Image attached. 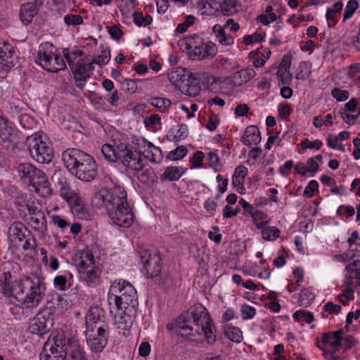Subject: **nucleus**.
Returning a JSON list of instances; mask_svg holds the SVG:
<instances>
[{
    "instance_id": "19",
    "label": "nucleus",
    "mask_w": 360,
    "mask_h": 360,
    "mask_svg": "<svg viewBox=\"0 0 360 360\" xmlns=\"http://www.w3.org/2000/svg\"><path fill=\"white\" fill-rule=\"evenodd\" d=\"M255 76V72L252 68L240 70L226 79V82L233 86H239L248 82Z\"/></svg>"
},
{
    "instance_id": "1",
    "label": "nucleus",
    "mask_w": 360,
    "mask_h": 360,
    "mask_svg": "<svg viewBox=\"0 0 360 360\" xmlns=\"http://www.w3.org/2000/svg\"><path fill=\"white\" fill-rule=\"evenodd\" d=\"M176 333L190 341L195 339L196 334H204L207 342L212 345L217 340L216 329L207 309L202 304L191 306L183 311L175 321Z\"/></svg>"
},
{
    "instance_id": "30",
    "label": "nucleus",
    "mask_w": 360,
    "mask_h": 360,
    "mask_svg": "<svg viewBox=\"0 0 360 360\" xmlns=\"http://www.w3.org/2000/svg\"><path fill=\"white\" fill-rule=\"evenodd\" d=\"M224 333L231 341L239 343L243 340L242 331L238 327L226 324L224 326Z\"/></svg>"
},
{
    "instance_id": "34",
    "label": "nucleus",
    "mask_w": 360,
    "mask_h": 360,
    "mask_svg": "<svg viewBox=\"0 0 360 360\" xmlns=\"http://www.w3.org/2000/svg\"><path fill=\"white\" fill-rule=\"evenodd\" d=\"M13 129L8 124V120L0 116V139L2 141H11Z\"/></svg>"
},
{
    "instance_id": "52",
    "label": "nucleus",
    "mask_w": 360,
    "mask_h": 360,
    "mask_svg": "<svg viewBox=\"0 0 360 360\" xmlns=\"http://www.w3.org/2000/svg\"><path fill=\"white\" fill-rule=\"evenodd\" d=\"M110 59V50L108 49H105L101 51V55L97 57H94L93 58V63L98 65H102L104 64H107Z\"/></svg>"
},
{
    "instance_id": "46",
    "label": "nucleus",
    "mask_w": 360,
    "mask_h": 360,
    "mask_svg": "<svg viewBox=\"0 0 360 360\" xmlns=\"http://www.w3.org/2000/svg\"><path fill=\"white\" fill-rule=\"evenodd\" d=\"M140 79H125L122 82V89L129 94H134L137 90V82H141Z\"/></svg>"
},
{
    "instance_id": "6",
    "label": "nucleus",
    "mask_w": 360,
    "mask_h": 360,
    "mask_svg": "<svg viewBox=\"0 0 360 360\" xmlns=\"http://www.w3.org/2000/svg\"><path fill=\"white\" fill-rule=\"evenodd\" d=\"M25 145L32 156L38 163H49L53 158L50 143L43 140L42 135L34 134L27 136Z\"/></svg>"
},
{
    "instance_id": "59",
    "label": "nucleus",
    "mask_w": 360,
    "mask_h": 360,
    "mask_svg": "<svg viewBox=\"0 0 360 360\" xmlns=\"http://www.w3.org/2000/svg\"><path fill=\"white\" fill-rule=\"evenodd\" d=\"M256 314L255 309L251 306L243 304L241 307V314L243 319H252Z\"/></svg>"
},
{
    "instance_id": "8",
    "label": "nucleus",
    "mask_w": 360,
    "mask_h": 360,
    "mask_svg": "<svg viewBox=\"0 0 360 360\" xmlns=\"http://www.w3.org/2000/svg\"><path fill=\"white\" fill-rule=\"evenodd\" d=\"M140 261L143 264L142 272L148 278L155 279L159 285L165 283V279L160 275L161 258L158 252H151L146 249H141L139 251Z\"/></svg>"
},
{
    "instance_id": "4",
    "label": "nucleus",
    "mask_w": 360,
    "mask_h": 360,
    "mask_svg": "<svg viewBox=\"0 0 360 360\" xmlns=\"http://www.w3.org/2000/svg\"><path fill=\"white\" fill-rule=\"evenodd\" d=\"M46 288L39 279L34 281L30 277L19 279V285L14 288V297L18 304L26 308L37 307L45 295Z\"/></svg>"
},
{
    "instance_id": "32",
    "label": "nucleus",
    "mask_w": 360,
    "mask_h": 360,
    "mask_svg": "<svg viewBox=\"0 0 360 360\" xmlns=\"http://www.w3.org/2000/svg\"><path fill=\"white\" fill-rule=\"evenodd\" d=\"M343 4L341 1L335 3L331 8H328L326 11V18L328 22L333 23V26L337 23L340 13L342 11Z\"/></svg>"
},
{
    "instance_id": "20",
    "label": "nucleus",
    "mask_w": 360,
    "mask_h": 360,
    "mask_svg": "<svg viewBox=\"0 0 360 360\" xmlns=\"http://www.w3.org/2000/svg\"><path fill=\"white\" fill-rule=\"evenodd\" d=\"M191 76H193V74L189 70L182 68H176L167 74L170 82L179 87L184 82H186Z\"/></svg>"
},
{
    "instance_id": "41",
    "label": "nucleus",
    "mask_w": 360,
    "mask_h": 360,
    "mask_svg": "<svg viewBox=\"0 0 360 360\" xmlns=\"http://www.w3.org/2000/svg\"><path fill=\"white\" fill-rule=\"evenodd\" d=\"M346 271L349 274H354V276H349L347 279L355 278L359 281L357 283L358 285L360 286V260H355L352 262H350L346 266Z\"/></svg>"
},
{
    "instance_id": "16",
    "label": "nucleus",
    "mask_w": 360,
    "mask_h": 360,
    "mask_svg": "<svg viewBox=\"0 0 360 360\" xmlns=\"http://www.w3.org/2000/svg\"><path fill=\"white\" fill-rule=\"evenodd\" d=\"M64 351L65 360H86L85 352L75 339L65 336Z\"/></svg>"
},
{
    "instance_id": "31",
    "label": "nucleus",
    "mask_w": 360,
    "mask_h": 360,
    "mask_svg": "<svg viewBox=\"0 0 360 360\" xmlns=\"http://www.w3.org/2000/svg\"><path fill=\"white\" fill-rule=\"evenodd\" d=\"M221 13L225 16H231L239 11L237 0H224L219 5Z\"/></svg>"
},
{
    "instance_id": "57",
    "label": "nucleus",
    "mask_w": 360,
    "mask_h": 360,
    "mask_svg": "<svg viewBox=\"0 0 360 360\" xmlns=\"http://www.w3.org/2000/svg\"><path fill=\"white\" fill-rule=\"evenodd\" d=\"M204 158V153L202 151L198 150L194 153L193 157L191 159V162L193 167H200L202 165V160Z\"/></svg>"
},
{
    "instance_id": "51",
    "label": "nucleus",
    "mask_w": 360,
    "mask_h": 360,
    "mask_svg": "<svg viewBox=\"0 0 360 360\" xmlns=\"http://www.w3.org/2000/svg\"><path fill=\"white\" fill-rule=\"evenodd\" d=\"M331 96L338 102L345 101L349 98V93L347 90H342L338 87L331 91Z\"/></svg>"
},
{
    "instance_id": "49",
    "label": "nucleus",
    "mask_w": 360,
    "mask_h": 360,
    "mask_svg": "<svg viewBox=\"0 0 360 360\" xmlns=\"http://www.w3.org/2000/svg\"><path fill=\"white\" fill-rule=\"evenodd\" d=\"M86 257L91 262V264H88L82 257H79L78 260H75V262H77V266L79 275L81 274L82 271L89 269L94 264V259L92 255L86 254Z\"/></svg>"
},
{
    "instance_id": "42",
    "label": "nucleus",
    "mask_w": 360,
    "mask_h": 360,
    "mask_svg": "<svg viewBox=\"0 0 360 360\" xmlns=\"http://www.w3.org/2000/svg\"><path fill=\"white\" fill-rule=\"evenodd\" d=\"M280 231L275 226L264 227L262 230V238L265 240H274L279 237Z\"/></svg>"
},
{
    "instance_id": "24",
    "label": "nucleus",
    "mask_w": 360,
    "mask_h": 360,
    "mask_svg": "<svg viewBox=\"0 0 360 360\" xmlns=\"http://www.w3.org/2000/svg\"><path fill=\"white\" fill-rule=\"evenodd\" d=\"M342 334L343 330L342 329L335 332L329 331L323 334L321 342L323 345L328 344L331 347L337 349L341 346L342 341L343 340V338L342 337Z\"/></svg>"
},
{
    "instance_id": "39",
    "label": "nucleus",
    "mask_w": 360,
    "mask_h": 360,
    "mask_svg": "<svg viewBox=\"0 0 360 360\" xmlns=\"http://www.w3.org/2000/svg\"><path fill=\"white\" fill-rule=\"evenodd\" d=\"M251 217H252L253 222L257 229H263L264 226L269 224L270 221L268 216L260 210H255V212L252 214Z\"/></svg>"
},
{
    "instance_id": "37",
    "label": "nucleus",
    "mask_w": 360,
    "mask_h": 360,
    "mask_svg": "<svg viewBox=\"0 0 360 360\" xmlns=\"http://www.w3.org/2000/svg\"><path fill=\"white\" fill-rule=\"evenodd\" d=\"M149 103L160 112H164L171 105L172 102L165 98L153 97L149 100Z\"/></svg>"
},
{
    "instance_id": "63",
    "label": "nucleus",
    "mask_w": 360,
    "mask_h": 360,
    "mask_svg": "<svg viewBox=\"0 0 360 360\" xmlns=\"http://www.w3.org/2000/svg\"><path fill=\"white\" fill-rule=\"evenodd\" d=\"M278 111L281 117L285 118L291 114L292 110L290 105L287 103H281L278 107Z\"/></svg>"
},
{
    "instance_id": "12",
    "label": "nucleus",
    "mask_w": 360,
    "mask_h": 360,
    "mask_svg": "<svg viewBox=\"0 0 360 360\" xmlns=\"http://www.w3.org/2000/svg\"><path fill=\"white\" fill-rule=\"evenodd\" d=\"M63 54L73 74L74 79L77 83L76 86L79 89H83L86 81L90 78V75L87 72L84 66V60L79 59L77 62L75 63L71 56L67 51H63Z\"/></svg>"
},
{
    "instance_id": "47",
    "label": "nucleus",
    "mask_w": 360,
    "mask_h": 360,
    "mask_svg": "<svg viewBox=\"0 0 360 360\" xmlns=\"http://www.w3.org/2000/svg\"><path fill=\"white\" fill-rule=\"evenodd\" d=\"M150 162L154 163H160L162 161L163 155L159 147H153V149L148 150L147 155H145Z\"/></svg>"
},
{
    "instance_id": "22",
    "label": "nucleus",
    "mask_w": 360,
    "mask_h": 360,
    "mask_svg": "<svg viewBox=\"0 0 360 360\" xmlns=\"http://www.w3.org/2000/svg\"><path fill=\"white\" fill-rule=\"evenodd\" d=\"M101 271L99 268L91 266L89 269L82 271L79 276L80 281L85 282L87 285H96L99 283L100 274Z\"/></svg>"
},
{
    "instance_id": "9",
    "label": "nucleus",
    "mask_w": 360,
    "mask_h": 360,
    "mask_svg": "<svg viewBox=\"0 0 360 360\" xmlns=\"http://www.w3.org/2000/svg\"><path fill=\"white\" fill-rule=\"evenodd\" d=\"M53 325V314L47 309L38 312L30 320L29 330L31 333L43 336L47 333Z\"/></svg>"
},
{
    "instance_id": "14",
    "label": "nucleus",
    "mask_w": 360,
    "mask_h": 360,
    "mask_svg": "<svg viewBox=\"0 0 360 360\" xmlns=\"http://www.w3.org/2000/svg\"><path fill=\"white\" fill-rule=\"evenodd\" d=\"M104 319L105 316L103 309L97 305L91 306L85 317L86 330L96 329L100 326L108 328V325L104 321Z\"/></svg>"
},
{
    "instance_id": "28",
    "label": "nucleus",
    "mask_w": 360,
    "mask_h": 360,
    "mask_svg": "<svg viewBox=\"0 0 360 360\" xmlns=\"http://www.w3.org/2000/svg\"><path fill=\"white\" fill-rule=\"evenodd\" d=\"M38 11L31 4L25 3L21 6L20 11V18L22 22L26 25H30L33 18L37 15Z\"/></svg>"
},
{
    "instance_id": "7",
    "label": "nucleus",
    "mask_w": 360,
    "mask_h": 360,
    "mask_svg": "<svg viewBox=\"0 0 360 360\" xmlns=\"http://www.w3.org/2000/svg\"><path fill=\"white\" fill-rule=\"evenodd\" d=\"M65 335L63 331L51 334L40 354V360H65L64 347Z\"/></svg>"
},
{
    "instance_id": "10",
    "label": "nucleus",
    "mask_w": 360,
    "mask_h": 360,
    "mask_svg": "<svg viewBox=\"0 0 360 360\" xmlns=\"http://www.w3.org/2000/svg\"><path fill=\"white\" fill-rule=\"evenodd\" d=\"M108 335V328H104L102 326L96 329L86 330L85 335L87 345L91 352H101L107 345Z\"/></svg>"
},
{
    "instance_id": "29",
    "label": "nucleus",
    "mask_w": 360,
    "mask_h": 360,
    "mask_svg": "<svg viewBox=\"0 0 360 360\" xmlns=\"http://www.w3.org/2000/svg\"><path fill=\"white\" fill-rule=\"evenodd\" d=\"M11 274L9 271L3 274V292L6 296L13 297L14 295V288L17 285H19V280H15L12 282L11 281Z\"/></svg>"
},
{
    "instance_id": "55",
    "label": "nucleus",
    "mask_w": 360,
    "mask_h": 360,
    "mask_svg": "<svg viewBox=\"0 0 360 360\" xmlns=\"http://www.w3.org/2000/svg\"><path fill=\"white\" fill-rule=\"evenodd\" d=\"M319 184L316 180H311L304 190L303 195L306 198H312L314 192L318 190Z\"/></svg>"
},
{
    "instance_id": "40",
    "label": "nucleus",
    "mask_w": 360,
    "mask_h": 360,
    "mask_svg": "<svg viewBox=\"0 0 360 360\" xmlns=\"http://www.w3.org/2000/svg\"><path fill=\"white\" fill-rule=\"evenodd\" d=\"M188 153V150L186 146H180L176 147L174 150H171L167 155V159L172 161H176L183 159Z\"/></svg>"
},
{
    "instance_id": "2",
    "label": "nucleus",
    "mask_w": 360,
    "mask_h": 360,
    "mask_svg": "<svg viewBox=\"0 0 360 360\" xmlns=\"http://www.w3.org/2000/svg\"><path fill=\"white\" fill-rule=\"evenodd\" d=\"M92 204L96 207H104L114 224L129 227L134 221V214L127 200V192L123 187L114 186L96 192Z\"/></svg>"
},
{
    "instance_id": "15",
    "label": "nucleus",
    "mask_w": 360,
    "mask_h": 360,
    "mask_svg": "<svg viewBox=\"0 0 360 360\" xmlns=\"http://www.w3.org/2000/svg\"><path fill=\"white\" fill-rule=\"evenodd\" d=\"M53 49V46L49 42L41 44L39 47L37 57L35 58V62L48 72L53 70L51 68V61L54 56Z\"/></svg>"
},
{
    "instance_id": "11",
    "label": "nucleus",
    "mask_w": 360,
    "mask_h": 360,
    "mask_svg": "<svg viewBox=\"0 0 360 360\" xmlns=\"http://www.w3.org/2000/svg\"><path fill=\"white\" fill-rule=\"evenodd\" d=\"M137 309L136 307L109 306L110 313L115 316H120L118 328L124 330H128L131 327L137 315Z\"/></svg>"
},
{
    "instance_id": "33",
    "label": "nucleus",
    "mask_w": 360,
    "mask_h": 360,
    "mask_svg": "<svg viewBox=\"0 0 360 360\" xmlns=\"http://www.w3.org/2000/svg\"><path fill=\"white\" fill-rule=\"evenodd\" d=\"M65 201L68 203L72 212L75 214L79 216L84 214V205L77 193Z\"/></svg>"
},
{
    "instance_id": "35",
    "label": "nucleus",
    "mask_w": 360,
    "mask_h": 360,
    "mask_svg": "<svg viewBox=\"0 0 360 360\" xmlns=\"http://www.w3.org/2000/svg\"><path fill=\"white\" fill-rule=\"evenodd\" d=\"M25 226L20 222L13 223L8 228V233L10 236L13 237L15 239H18L19 241H22L25 236L23 229Z\"/></svg>"
},
{
    "instance_id": "43",
    "label": "nucleus",
    "mask_w": 360,
    "mask_h": 360,
    "mask_svg": "<svg viewBox=\"0 0 360 360\" xmlns=\"http://www.w3.org/2000/svg\"><path fill=\"white\" fill-rule=\"evenodd\" d=\"M314 299V295L309 290L304 288L302 289L300 293L298 302L300 305L307 307L312 303Z\"/></svg>"
},
{
    "instance_id": "13",
    "label": "nucleus",
    "mask_w": 360,
    "mask_h": 360,
    "mask_svg": "<svg viewBox=\"0 0 360 360\" xmlns=\"http://www.w3.org/2000/svg\"><path fill=\"white\" fill-rule=\"evenodd\" d=\"M119 160L125 167V170L127 172H131L134 176L143 170L144 167L141 152L134 148L127 150L125 155L120 157Z\"/></svg>"
},
{
    "instance_id": "53",
    "label": "nucleus",
    "mask_w": 360,
    "mask_h": 360,
    "mask_svg": "<svg viewBox=\"0 0 360 360\" xmlns=\"http://www.w3.org/2000/svg\"><path fill=\"white\" fill-rule=\"evenodd\" d=\"M276 75L278 77L279 82L282 84H290L292 79V75L289 70H278Z\"/></svg>"
},
{
    "instance_id": "36",
    "label": "nucleus",
    "mask_w": 360,
    "mask_h": 360,
    "mask_svg": "<svg viewBox=\"0 0 360 360\" xmlns=\"http://www.w3.org/2000/svg\"><path fill=\"white\" fill-rule=\"evenodd\" d=\"M248 174V169L244 166H238L235 169L232 177V184L233 186H239L243 185L245 176Z\"/></svg>"
},
{
    "instance_id": "56",
    "label": "nucleus",
    "mask_w": 360,
    "mask_h": 360,
    "mask_svg": "<svg viewBox=\"0 0 360 360\" xmlns=\"http://www.w3.org/2000/svg\"><path fill=\"white\" fill-rule=\"evenodd\" d=\"M323 143L321 140H315L314 141H310L308 139H304L301 142V147L303 150L307 148H315L319 150L321 148Z\"/></svg>"
},
{
    "instance_id": "44",
    "label": "nucleus",
    "mask_w": 360,
    "mask_h": 360,
    "mask_svg": "<svg viewBox=\"0 0 360 360\" xmlns=\"http://www.w3.org/2000/svg\"><path fill=\"white\" fill-rule=\"evenodd\" d=\"M133 18L134 23L139 27L150 25L153 22V18L151 15L147 14L143 16V13L141 12H134Z\"/></svg>"
},
{
    "instance_id": "54",
    "label": "nucleus",
    "mask_w": 360,
    "mask_h": 360,
    "mask_svg": "<svg viewBox=\"0 0 360 360\" xmlns=\"http://www.w3.org/2000/svg\"><path fill=\"white\" fill-rule=\"evenodd\" d=\"M64 21L68 25H79L83 23V18L79 15L68 14L65 15Z\"/></svg>"
},
{
    "instance_id": "17",
    "label": "nucleus",
    "mask_w": 360,
    "mask_h": 360,
    "mask_svg": "<svg viewBox=\"0 0 360 360\" xmlns=\"http://www.w3.org/2000/svg\"><path fill=\"white\" fill-rule=\"evenodd\" d=\"M16 63L15 51L10 44H4L3 48H0V70L8 72Z\"/></svg>"
},
{
    "instance_id": "38",
    "label": "nucleus",
    "mask_w": 360,
    "mask_h": 360,
    "mask_svg": "<svg viewBox=\"0 0 360 360\" xmlns=\"http://www.w3.org/2000/svg\"><path fill=\"white\" fill-rule=\"evenodd\" d=\"M101 152L105 159L110 162H117L120 157L117 153H116V151L113 147L108 143H105L102 146Z\"/></svg>"
},
{
    "instance_id": "5",
    "label": "nucleus",
    "mask_w": 360,
    "mask_h": 360,
    "mask_svg": "<svg viewBox=\"0 0 360 360\" xmlns=\"http://www.w3.org/2000/svg\"><path fill=\"white\" fill-rule=\"evenodd\" d=\"M109 306H127L138 307L137 292L134 287L125 280L112 283L108 295Z\"/></svg>"
},
{
    "instance_id": "58",
    "label": "nucleus",
    "mask_w": 360,
    "mask_h": 360,
    "mask_svg": "<svg viewBox=\"0 0 360 360\" xmlns=\"http://www.w3.org/2000/svg\"><path fill=\"white\" fill-rule=\"evenodd\" d=\"M188 133H187V127L184 124H181L179 126V129H178V131L176 135L173 136L172 139H170V141L177 143L181 139H184L187 137Z\"/></svg>"
},
{
    "instance_id": "21",
    "label": "nucleus",
    "mask_w": 360,
    "mask_h": 360,
    "mask_svg": "<svg viewBox=\"0 0 360 360\" xmlns=\"http://www.w3.org/2000/svg\"><path fill=\"white\" fill-rule=\"evenodd\" d=\"M241 141L245 146L257 145L261 141L259 128L255 125L248 127L241 138Z\"/></svg>"
},
{
    "instance_id": "50",
    "label": "nucleus",
    "mask_w": 360,
    "mask_h": 360,
    "mask_svg": "<svg viewBox=\"0 0 360 360\" xmlns=\"http://www.w3.org/2000/svg\"><path fill=\"white\" fill-rule=\"evenodd\" d=\"M51 64L53 70H51L50 72H58L60 70H64L66 67L63 58L59 55L54 54Z\"/></svg>"
},
{
    "instance_id": "27",
    "label": "nucleus",
    "mask_w": 360,
    "mask_h": 360,
    "mask_svg": "<svg viewBox=\"0 0 360 360\" xmlns=\"http://www.w3.org/2000/svg\"><path fill=\"white\" fill-rule=\"evenodd\" d=\"M55 177L59 188L60 195L65 200H68L77 193L74 190L71 188L69 182L64 176L58 174V176L56 175Z\"/></svg>"
},
{
    "instance_id": "60",
    "label": "nucleus",
    "mask_w": 360,
    "mask_h": 360,
    "mask_svg": "<svg viewBox=\"0 0 360 360\" xmlns=\"http://www.w3.org/2000/svg\"><path fill=\"white\" fill-rule=\"evenodd\" d=\"M264 34L256 32L253 35H245L243 37V41L246 44H250L254 42H261L264 40Z\"/></svg>"
},
{
    "instance_id": "64",
    "label": "nucleus",
    "mask_w": 360,
    "mask_h": 360,
    "mask_svg": "<svg viewBox=\"0 0 360 360\" xmlns=\"http://www.w3.org/2000/svg\"><path fill=\"white\" fill-rule=\"evenodd\" d=\"M358 101L356 98H352L347 103L345 104L342 111L354 112L357 109Z\"/></svg>"
},
{
    "instance_id": "61",
    "label": "nucleus",
    "mask_w": 360,
    "mask_h": 360,
    "mask_svg": "<svg viewBox=\"0 0 360 360\" xmlns=\"http://www.w3.org/2000/svg\"><path fill=\"white\" fill-rule=\"evenodd\" d=\"M143 122L145 126L148 128L156 124H160L161 117L159 115L153 114L150 116L146 117Z\"/></svg>"
},
{
    "instance_id": "3",
    "label": "nucleus",
    "mask_w": 360,
    "mask_h": 360,
    "mask_svg": "<svg viewBox=\"0 0 360 360\" xmlns=\"http://www.w3.org/2000/svg\"><path fill=\"white\" fill-rule=\"evenodd\" d=\"M65 167L78 179L90 182L98 174V167L94 158L77 148H68L62 153Z\"/></svg>"
},
{
    "instance_id": "25",
    "label": "nucleus",
    "mask_w": 360,
    "mask_h": 360,
    "mask_svg": "<svg viewBox=\"0 0 360 360\" xmlns=\"http://www.w3.org/2000/svg\"><path fill=\"white\" fill-rule=\"evenodd\" d=\"M37 169V168L30 163H21L17 167L20 178L27 184L32 182V176H34Z\"/></svg>"
},
{
    "instance_id": "48",
    "label": "nucleus",
    "mask_w": 360,
    "mask_h": 360,
    "mask_svg": "<svg viewBox=\"0 0 360 360\" xmlns=\"http://www.w3.org/2000/svg\"><path fill=\"white\" fill-rule=\"evenodd\" d=\"M293 318L296 321H303L307 323H311L314 321V315L310 311L299 310L293 314Z\"/></svg>"
},
{
    "instance_id": "62",
    "label": "nucleus",
    "mask_w": 360,
    "mask_h": 360,
    "mask_svg": "<svg viewBox=\"0 0 360 360\" xmlns=\"http://www.w3.org/2000/svg\"><path fill=\"white\" fill-rule=\"evenodd\" d=\"M217 53V47L215 44L212 42H207L206 44H204V51L203 55L205 57H214Z\"/></svg>"
},
{
    "instance_id": "18",
    "label": "nucleus",
    "mask_w": 360,
    "mask_h": 360,
    "mask_svg": "<svg viewBox=\"0 0 360 360\" xmlns=\"http://www.w3.org/2000/svg\"><path fill=\"white\" fill-rule=\"evenodd\" d=\"M49 181L44 172L38 169L34 176H32V182L28 185L33 187L36 193H40L42 191V195H50L51 194V189L49 186Z\"/></svg>"
},
{
    "instance_id": "23",
    "label": "nucleus",
    "mask_w": 360,
    "mask_h": 360,
    "mask_svg": "<svg viewBox=\"0 0 360 360\" xmlns=\"http://www.w3.org/2000/svg\"><path fill=\"white\" fill-rule=\"evenodd\" d=\"M180 89L183 94L190 97H195L200 94L201 86L198 79L193 75L186 82L180 86Z\"/></svg>"
},
{
    "instance_id": "26",
    "label": "nucleus",
    "mask_w": 360,
    "mask_h": 360,
    "mask_svg": "<svg viewBox=\"0 0 360 360\" xmlns=\"http://www.w3.org/2000/svg\"><path fill=\"white\" fill-rule=\"evenodd\" d=\"M186 169L182 167H168L165 169L164 173L160 175V180L162 181H178L181 177V176L186 172Z\"/></svg>"
},
{
    "instance_id": "45",
    "label": "nucleus",
    "mask_w": 360,
    "mask_h": 360,
    "mask_svg": "<svg viewBox=\"0 0 360 360\" xmlns=\"http://www.w3.org/2000/svg\"><path fill=\"white\" fill-rule=\"evenodd\" d=\"M358 2L356 0H349L345 8L343 13V22L352 18L356 10L358 8Z\"/></svg>"
}]
</instances>
